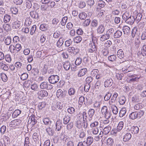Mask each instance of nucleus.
I'll list each match as a JSON object with an SVG mask.
<instances>
[{"instance_id":"nucleus-1","label":"nucleus","mask_w":146,"mask_h":146,"mask_svg":"<svg viewBox=\"0 0 146 146\" xmlns=\"http://www.w3.org/2000/svg\"><path fill=\"white\" fill-rule=\"evenodd\" d=\"M86 115L85 112H84L81 116H79L78 118V120L76 124V126L78 128H80L82 127L86 128L88 127V123L86 122Z\"/></svg>"},{"instance_id":"nucleus-2","label":"nucleus","mask_w":146,"mask_h":146,"mask_svg":"<svg viewBox=\"0 0 146 146\" xmlns=\"http://www.w3.org/2000/svg\"><path fill=\"white\" fill-rule=\"evenodd\" d=\"M144 112L142 110H140L139 113L137 112H133L131 113L129 115L130 118L132 119H134L138 117H140L144 114Z\"/></svg>"},{"instance_id":"nucleus-3","label":"nucleus","mask_w":146,"mask_h":146,"mask_svg":"<svg viewBox=\"0 0 146 146\" xmlns=\"http://www.w3.org/2000/svg\"><path fill=\"white\" fill-rule=\"evenodd\" d=\"M48 81L50 83L54 84L57 82L59 80V77L57 75H52L48 78Z\"/></svg>"},{"instance_id":"nucleus-4","label":"nucleus","mask_w":146,"mask_h":146,"mask_svg":"<svg viewBox=\"0 0 146 146\" xmlns=\"http://www.w3.org/2000/svg\"><path fill=\"white\" fill-rule=\"evenodd\" d=\"M21 122V120L20 119L14 120L10 122L9 126L13 128L17 127L20 125Z\"/></svg>"},{"instance_id":"nucleus-5","label":"nucleus","mask_w":146,"mask_h":146,"mask_svg":"<svg viewBox=\"0 0 146 146\" xmlns=\"http://www.w3.org/2000/svg\"><path fill=\"white\" fill-rule=\"evenodd\" d=\"M37 94L38 96V97L40 98H42L47 96L48 93L46 90H40L37 92Z\"/></svg>"},{"instance_id":"nucleus-6","label":"nucleus","mask_w":146,"mask_h":146,"mask_svg":"<svg viewBox=\"0 0 146 146\" xmlns=\"http://www.w3.org/2000/svg\"><path fill=\"white\" fill-rule=\"evenodd\" d=\"M67 50L69 52L71 53L72 54L76 55L79 52V50L78 48L76 47H69L68 48Z\"/></svg>"},{"instance_id":"nucleus-7","label":"nucleus","mask_w":146,"mask_h":146,"mask_svg":"<svg viewBox=\"0 0 146 146\" xmlns=\"http://www.w3.org/2000/svg\"><path fill=\"white\" fill-rule=\"evenodd\" d=\"M101 112L103 116L106 119H109L111 115V110H101Z\"/></svg>"},{"instance_id":"nucleus-8","label":"nucleus","mask_w":146,"mask_h":146,"mask_svg":"<svg viewBox=\"0 0 146 146\" xmlns=\"http://www.w3.org/2000/svg\"><path fill=\"white\" fill-rule=\"evenodd\" d=\"M87 72V70L86 68L80 69L78 73L77 76L79 77L84 76Z\"/></svg>"},{"instance_id":"nucleus-9","label":"nucleus","mask_w":146,"mask_h":146,"mask_svg":"<svg viewBox=\"0 0 146 146\" xmlns=\"http://www.w3.org/2000/svg\"><path fill=\"white\" fill-rule=\"evenodd\" d=\"M37 119L36 117H35L34 115H32L30 118L28 122L31 123L30 124L33 127L37 122V119Z\"/></svg>"},{"instance_id":"nucleus-10","label":"nucleus","mask_w":146,"mask_h":146,"mask_svg":"<svg viewBox=\"0 0 146 146\" xmlns=\"http://www.w3.org/2000/svg\"><path fill=\"white\" fill-rule=\"evenodd\" d=\"M113 81L111 78L106 80L104 82V86L105 87H111L113 84Z\"/></svg>"},{"instance_id":"nucleus-11","label":"nucleus","mask_w":146,"mask_h":146,"mask_svg":"<svg viewBox=\"0 0 146 146\" xmlns=\"http://www.w3.org/2000/svg\"><path fill=\"white\" fill-rule=\"evenodd\" d=\"M105 27L104 25L101 24L99 25L97 29V33L99 34L103 33L105 31Z\"/></svg>"},{"instance_id":"nucleus-12","label":"nucleus","mask_w":146,"mask_h":146,"mask_svg":"<svg viewBox=\"0 0 146 146\" xmlns=\"http://www.w3.org/2000/svg\"><path fill=\"white\" fill-rule=\"evenodd\" d=\"M62 126V121L60 120H58L56 121V128L55 130L58 131L60 130Z\"/></svg>"},{"instance_id":"nucleus-13","label":"nucleus","mask_w":146,"mask_h":146,"mask_svg":"<svg viewBox=\"0 0 146 146\" xmlns=\"http://www.w3.org/2000/svg\"><path fill=\"white\" fill-rule=\"evenodd\" d=\"M118 96V94L115 92L112 96L111 100L109 101V103L110 104H111L112 103H115L116 101L117 98Z\"/></svg>"},{"instance_id":"nucleus-14","label":"nucleus","mask_w":146,"mask_h":146,"mask_svg":"<svg viewBox=\"0 0 146 146\" xmlns=\"http://www.w3.org/2000/svg\"><path fill=\"white\" fill-rule=\"evenodd\" d=\"M110 37V35L109 33H106L102 35L100 37V40L102 41H104L108 39Z\"/></svg>"},{"instance_id":"nucleus-15","label":"nucleus","mask_w":146,"mask_h":146,"mask_svg":"<svg viewBox=\"0 0 146 146\" xmlns=\"http://www.w3.org/2000/svg\"><path fill=\"white\" fill-rule=\"evenodd\" d=\"M135 18L133 16H130L129 18L126 20L125 22L130 25L133 24L134 22Z\"/></svg>"},{"instance_id":"nucleus-16","label":"nucleus","mask_w":146,"mask_h":146,"mask_svg":"<svg viewBox=\"0 0 146 146\" xmlns=\"http://www.w3.org/2000/svg\"><path fill=\"white\" fill-rule=\"evenodd\" d=\"M21 25V22L16 21L13 23V27L14 29H17L20 27Z\"/></svg>"},{"instance_id":"nucleus-17","label":"nucleus","mask_w":146,"mask_h":146,"mask_svg":"<svg viewBox=\"0 0 146 146\" xmlns=\"http://www.w3.org/2000/svg\"><path fill=\"white\" fill-rule=\"evenodd\" d=\"M98 24V21L97 19H93L91 21V26L94 28H96Z\"/></svg>"},{"instance_id":"nucleus-18","label":"nucleus","mask_w":146,"mask_h":146,"mask_svg":"<svg viewBox=\"0 0 146 146\" xmlns=\"http://www.w3.org/2000/svg\"><path fill=\"white\" fill-rule=\"evenodd\" d=\"M131 137V134L129 133H127L124 136L123 140L124 141H127L129 140Z\"/></svg>"},{"instance_id":"nucleus-19","label":"nucleus","mask_w":146,"mask_h":146,"mask_svg":"<svg viewBox=\"0 0 146 146\" xmlns=\"http://www.w3.org/2000/svg\"><path fill=\"white\" fill-rule=\"evenodd\" d=\"M124 125V122L123 121H121L119 123L117 127L116 130L118 132L120 131L122 129Z\"/></svg>"},{"instance_id":"nucleus-20","label":"nucleus","mask_w":146,"mask_h":146,"mask_svg":"<svg viewBox=\"0 0 146 146\" xmlns=\"http://www.w3.org/2000/svg\"><path fill=\"white\" fill-rule=\"evenodd\" d=\"M131 16V15L130 14L129 12L127 11L123 15L122 18L125 21Z\"/></svg>"},{"instance_id":"nucleus-21","label":"nucleus","mask_w":146,"mask_h":146,"mask_svg":"<svg viewBox=\"0 0 146 146\" xmlns=\"http://www.w3.org/2000/svg\"><path fill=\"white\" fill-rule=\"evenodd\" d=\"M11 16L7 14H5L4 16L3 21L5 23H7L11 20Z\"/></svg>"},{"instance_id":"nucleus-22","label":"nucleus","mask_w":146,"mask_h":146,"mask_svg":"<svg viewBox=\"0 0 146 146\" xmlns=\"http://www.w3.org/2000/svg\"><path fill=\"white\" fill-rule=\"evenodd\" d=\"M82 37L80 36H78L75 37L73 39L74 43H80L82 40Z\"/></svg>"},{"instance_id":"nucleus-23","label":"nucleus","mask_w":146,"mask_h":146,"mask_svg":"<svg viewBox=\"0 0 146 146\" xmlns=\"http://www.w3.org/2000/svg\"><path fill=\"white\" fill-rule=\"evenodd\" d=\"M117 55L118 57L121 59L123 58L124 52L122 49H120L118 50L117 52Z\"/></svg>"},{"instance_id":"nucleus-24","label":"nucleus","mask_w":146,"mask_h":146,"mask_svg":"<svg viewBox=\"0 0 146 146\" xmlns=\"http://www.w3.org/2000/svg\"><path fill=\"white\" fill-rule=\"evenodd\" d=\"M111 127L110 126H108L104 127V129L103 131L104 134L106 135L110 131Z\"/></svg>"},{"instance_id":"nucleus-25","label":"nucleus","mask_w":146,"mask_h":146,"mask_svg":"<svg viewBox=\"0 0 146 146\" xmlns=\"http://www.w3.org/2000/svg\"><path fill=\"white\" fill-rule=\"evenodd\" d=\"M30 14L31 16L33 18L36 19L38 17L37 13L35 11H31L30 12Z\"/></svg>"},{"instance_id":"nucleus-26","label":"nucleus","mask_w":146,"mask_h":146,"mask_svg":"<svg viewBox=\"0 0 146 146\" xmlns=\"http://www.w3.org/2000/svg\"><path fill=\"white\" fill-rule=\"evenodd\" d=\"M48 82H44L40 84V87L41 89H46L48 88Z\"/></svg>"},{"instance_id":"nucleus-27","label":"nucleus","mask_w":146,"mask_h":146,"mask_svg":"<svg viewBox=\"0 0 146 146\" xmlns=\"http://www.w3.org/2000/svg\"><path fill=\"white\" fill-rule=\"evenodd\" d=\"M131 131L132 133L137 134L139 131V129L137 126H133L131 127Z\"/></svg>"},{"instance_id":"nucleus-28","label":"nucleus","mask_w":146,"mask_h":146,"mask_svg":"<svg viewBox=\"0 0 146 146\" xmlns=\"http://www.w3.org/2000/svg\"><path fill=\"white\" fill-rule=\"evenodd\" d=\"M122 35V32L119 30H117L114 33L113 36L115 38H119Z\"/></svg>"},{"instance_id":"nucleus-29","label":"nucleus","mask_w":146,"mask_h":146,"mask_svg":"<svg viewBox=\"0 0 146 146\" xmlns=\"http://www.w3.org/2000/svg\"><path fill=\"white\" fill-rule=\"evenodd\" d=\"M130 29V28L126 26L123 27V30L125 34L127 35L129 33Z\"/></svg>"},{"instance_id":"nucleus-30","label":"nucleus","mask_w":146,"mask_h":146,"mask_svg":"<svg viewBox=\"0 0 146 146\" xmlns=\"http://www.w3.org/2000/svg\"><path fill=\"white\" fill-rule=\"evenodd\" d=\"M63 67L66 70H68L70 67V64L68 62H64L63 64Z\"/></svg>"},{"instance_id":"nucleus-31","label":"nucleus","mask_w":146,"mask_h":146,"mask_svg":"<svg viewBox=\"0 0 146 146\" xmlns=\"http://www.w3.org/2000/svg\"><path fill=\"white\" fill-rule=\"evenodd\" d=\"M141 53L142 56H145L146 55V45H143L141 48Z\"/></svg>"},{"instance_id":"nucleus-32","label":"nucleus","mask_w":146,"mask_h":146,"mask_svg":"<svg viewBox=\"0 0 146 146\" xmlns=\"http://www.w3.org/2000/svg\"><path fill=\"white\" fill-rule=\"evenodd\" d=\"M56 94L58 98L64 97L63 92L61 89H59L57 90Z\"/></svg>"},{"instance_id":"nucleus-33","label":"nucleus","mask_w":146,"mask_h":146,"mask_svg":"<svg viewBox=\"0 0 146 146\" xmlns=\"http://www.w3.org/2000/svg\"><path fill=\"white\" fill-rule=\"evenodd\" d=\"M48 28V25L47 24H43L40 26V30L42 31L46 30Z\"/></svg>"},{"instance_id":"nucleus-34","label":"nucleus","mask_w":146,"mask_h":146,"mask_svg":"<svg viewBox=\"0 0 146 146\" xmlns=\"http://www.w3.org/2000/svg\"><path fill=\"white\" fill-rule=\"evenodd\" d=\"M64 41L62 38H60L57 42V46L59 48H60L63 44Z\"/></svg>"},{"instance_id":"nucleus-35","label":"nucleus","mask_w":146,"mask_h":146,"mask_svg":"<svg viewBox=\"0 0 146 146\" xmlns=\"http://www.w3.org/2000/svg\"><path fill=\"white\" fill-rule=\"evenodd\" d=\"M1 78L2 80L4 82H6L8 80V78L5 74L2 73L1 74Z\"/></svg>"},{"instance_id":"nucleus-36","label":"nucleus","mask_w":146,"mask_h":146,"mask_svg":"<svg viewBox=\"0 0 146 146\" xmlns=\"http://www.w3.org/2000/svg\"><path fill=\"white\" fill-rule=\"evenodd\" d=\"M75 92V90L74 88H71L68 90V94L70 96L73 95Z\"/></svg>"},{"instance_id":"nucleus-37","label":"nucleus","mask_w":146,"mask_h":146,"mask_svg":"<svg viewBox=\"0 0 146 146\" xmlns=\"http://www.w3.org/2000/svg\"><path fill=\"white\" fill-rule=\"evenodd\" d=\"M43 121L44 123L46 125H50L51 122L48 118H44L43 119Z\"/></svg>"},{"instance_id":"nucleus-38","label":"nucleus","mask_w":146,"mask_h":146,"mask_svg":"<svg viewBox=\"0 0 146 146\" xmlns=\"http://www.w3.org/2000/svg\"><path fill=\"white\" fill-rule=\"evenodd\" d=\"M46 131L49 135H53L54 133V131L52 128L50 127H47L46 129Z\"/></svg>"},{"instance_id":"nucleus-39","label":"nucleus","mask_w":146,"mask_h":146,"mask_svg":"<svg viewBox=\"0 0 146 146\" xmlns=\"http://www.w3.org/2000/svg\"><path fill=\"white\" fill-rule=\"evenodd\" d=\"M108 60L110 61L113 62L116 60L117 59L116 56L114 54L111 55L108 57Z\"/></svg>"},{"instance_id":"nucleus-40","label":"nucleus","mask_w":146,"mask_h":146,"mask_svg":"<svg viewBox=\"0 0 146 146\" xmlns=\"http://www.w3.org/2000/svg\"><path fill=\"white\" fill-rule=\"evenodd\" d=\"M125 102V98L124 96H121L119 98V102L120 105L124 104Z\"/></svg>"},{"instance_id":"nucleus-41","label":"nucleus","mask_w":146,"mask_h":146,"mask_svg":"<svg viewBox=\"0 0 146 146\" xmlns=\"http://www.w3.org/2000/svg\"><path fill=\"white\" fill-rule=\"evenodd\" d=\"M80 19L82 20L85 19L87 17V15L85 13H80L79 15Z\"/></svg>"},{"instance_id":"nucleus-42","label":"nucleus","mask_w":146,"mask_h":146,"mask_svg":"<svg viewBox=\"0 0 146 146\" xmlns=\"http://www.w3.org/2000/svg\"><path fill=\"white\" fill-rule=\"evenodd\" d=\"M111 96V93L108 92L104 97V100L105 101H107L109 100Z\"/></svg>"},{"instance_id":"nucleus-43","label":"nucleus","mask_w":146,"mask_h":146,"mask_svg":"<svg viewBox=\"0 0 146 146\" xmlns=\"http://www.w3.org/2000/svg\"><path fill=\"white\" fill-rule=\"evenodd\" d=\"M99 132V129L98 127L93 128L92 129V132L94 135H97L98 134Z\"/></svg>"},{"instance_id":"nucleus-44","label":"nucleus","mask_w":146,"mask_h":146,"mask_svg":"<svg viewBox=\"0 0 146 146\" xmlns=\"http://www.w3.org/2000/svg\"><path fill=\"white\" fill-rule=\"evenodd\" d=\"M132 100L133 102H139L140 100L138 96L135 95L132 98Z\"/></svg>"},{"instance_id":"nucleus-45","label":"nucleus","mask_w":146,"mask_h":146,"mask_svg":"<svg viewBox=\"0 0 146 146\" xmlns=\"http://www.w3.org/2000/svg\"><path fill=\"white\" fill-rule=\"evenodd\" d=\"M86 140V141L90 145L92 144L93 141V137L91 136L88 137Z\"/></svg>"},{"instance_id":"nucleus-46","label":"nucleus","mask_w":146,"mask_h":146,"mask_svg":"<svg viewBox=\"0 0 146 146\" xmlns=\"http://www.w3.org/2000/svg\"><path fill=\"white\" fill-rule=\"evenodd\" d=\"M137 29L136 27H134L132 31L131 36L133 38L137 34Z\"/></svg>"},{"instance_id":"nucleus-47","label":"nucleus","mask_w":146,"mask_h":146,"mask_svg":"<svg viewBox=\"0 0 146 146\" xmlns=\"http://www.w3.org/2000/svg\"><path fill=\"white\" fill-rule=\"evenodd\" d=\"M11 38L10 37L8 36L5 40V43L7 45H9L11 42Z\"/></svg>"},{"instance_id":"nucleus-48","label":"nucleus","mask_w":146,"mask_h":146,"mask_svg":"<svg viewBox=\"0 0 146 146\" xmlns=\"http://www.w3.org/2000/svg\"><path fill=\"white\" fill-rule=\"evenodd\" d=\"M31 23V19L30 17L27 18L25 22V24L27 26H29Z\"/></svg>"},{"instance_id":"nucleus-49","label":"nucleus","mask_w":146,"mask_h":146,"mask_svg":"<svg viewBox=\"0 0 146 146\" xmlns=\"http://www.w3.org/2000/svg\"><path fill=\"white\" fill-rule=\"evenodd\" d=\"M107 143L108 145L111 146L113 143V140L112 138H109L107 139Z\"/></svg>"},{"instance_id":"nucleus-50","label":"nucleus","mask_w":146,"mask_h":146,"mask_svg":"<svg viewBox=\"0 0 146 146\" xmlns=\"http://www.w3.org/2000/svg\"><path fill=\"white\" fill-rule=\"evenodd\" d=\"M86 5V3L85 1H80L78 4V7L80 8H83Z\"/></svg>"},{"instance_id":"nucleus-51","label":"nucleus","mask_w":146,"mask_h":146,"mask_svg":"<svg viewBox=\"0 0 146 146\" xmlns=\"http://www.w3.org/2000/svg\"><path fill=\"white\" fill-rule=\"evenodd\" d=\"M30 143L29 138L28 137H25V143L24 146H29V144Z\"/></svg>"},{"instance_id":"nucleus-52","label":"nucleus","mask_w":146,"mask_h":146,"mask_svg":"<svg viewBox=\"0 0 146 146\" xmlns=\"http://www.w3.org/2000/svg\"><path fill=\"white\" fill-rule=\"evenodd\" d=\"M36 25H33L31 29L30 34L31 35H33L36 29Z\"/></svg>"},{"instance_id":"nucleus-53","label":"nucleus","mask_w":146,"mask_h":146,"mask_svg":"<svg viewBox=\"0 0 146 146\" xmlns=\"http://www.w3.org/2000/svg\"><path fill=\"white\" fill-rule=\"evenodd\" d=\"M26 7L29 9L31 8L32 5L31 1L29 0H27L26 3Z\"/></svg>"},{"instance_id":"nucleus-54","label":"nucleus","mask_w":146,"mask_h":146,"mask_svg":"<svg viewBox=\"0 0 146 146\" xmlns=\"http://www.w3.org/2000/svg\"><path fill=\"white\" fill-rule=\"evenodd\" d=\"M31 88L32 90L34 91H36L38 88V86L37 84L34 83L31 85Z\"/></svg>"},{"instance_id":"nucleus-55","label":"nucleus","mask_w":146,"mask_h":146,"mask_svg":"<svg viewBox=\"0 0 146 146\" xmlns=\"http://www.w3.org/2000/svg\"><path fill=\"white\" fill-rule=\"evenodd\" d=\"M94 108L97 110V109H100L101 108L100 107V103L99 102H96L94 104Z\"/></svg>"},{"instance_id":"nucleus-56","label":"nucleus","mask_w":146,"mask_h":146,"mask_svg":"<svg viewBox=\"0 0 146 146\" xmlns=\"http://www.w3.org/2000/svg\"><path fill=\"white\" fill-rule=\"evenodd\" d=\"M90 20L88 19L86 20L84 22V26L85 27H87L89 25L90 23Z\"/></svg>"},{"instance_id":"nucleus-57","label":"nucleus","mask_w":146,"mask_h":146,"mask_svg":"<svg viewBox=\"0 0 146 146\" xmlns=\"http://www.w3.org/2000/svg\"><path fill=\"white\" fill-rule=\"evenodd\" d=\"M10 10L11 12L14 14H17L18 12V10L16 7H12Z\"/></svg>"},{"instance_id":"nucleus-58","label":"nucleus","mask_w":146,"mask_h":146,"mask_svg":"<svg viewBox=\"0 0 146 146\" xmlns=\"http://www.w3.org/2000/svg\"><path fill=\"white\" fill-rule=\"evenodd\" d=\"M105 3L103 1H99L98 2V5L101 8H103L105 6Z\"/></svg>"},{"instance_id":"nucleus-59","label":"nucleus","mask_w":146,"mask_h":146,"mask_svg":"<svg viewBox=\"0 0 146 146\" xmlns=\"http://www.w3.org/2000/svg\"><path fill=\"white\" fill-rule=\"evenodd\" d=\"M101 81L99 80H98L96 83L95 88L96 89H99L101 84Z\"/></svg>"},{"instance_id":"nucleus-60","label":"nucleus","mask_w":146,"mask_h":146,"mask_svg":"<svg viewBox=\"0 0 146 146\" xmlns=\"http://www.w3.org/2000/svg\"><path fill=\"white\" fill-rule=\"evenodd\" d=\"M82 62V59L80 58H77L75 61V64L76 65L78 66Z\"/></svg>"},{"instance_id":"nucleus-61","label":"nucleus","mask_w":146,"mask_h":146,"mask_svg":"<svg viewBox=\"0 0 146 146\" xmlns=\"http://www.w3.org/2000/svg\"><path fill=\"white\" fill-rule=\"evenodd\" d=\"M15 46L16 52L19 51L21 49V46L20 44H17Z\"/></svg>"},{"instance_id":"nucleus-62","label":"nucleus","mask_w":146,"mask_h":146,"mask_svg":"<svg viewBox=\"0 0 146 146\" xmlns=\"http://www.w3.org/2000/svg\"><path fill=\"white\" fill-rule=\"evenodd\" d=\"M28 77V75L27 74L24 73L22 74L21 76V78L23 80H25L27 79Z\"/></svg>"},{"instance_id":"nucleus-63","label":"nucleus","mask_w":146,"mask_h":146,"mask_svg":"<svg viewBox=\"0 0 146 146\" xmlns=\"http://www.w3.org/2000/svg\"><path fill=\"white\" fill-rule=\"evenodd\" d=\"M123 76V74L121 73L116 74V78L119 80H121Z\"/></svg>"},{"instance_id":"nucleus-64","label":"nucleus","mask_w":146,"mask_h":146,"mask_svg":"<svg viewBox=\"0 0 146 146\" xmlns=\"http://www.w3.org/2000/svg\"><path fill=\"white\" fill-rule=\"evenodd\" d=\"M141 38L142 40H145L146 39V32H143L141 36Z\"/></svg>"}]
</instances>
